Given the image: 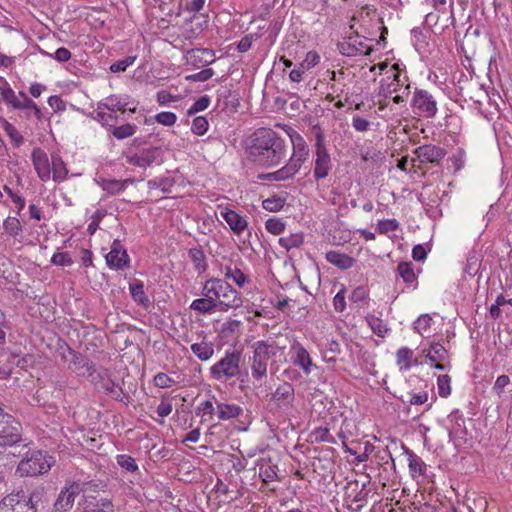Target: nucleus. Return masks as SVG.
I'll list each match as a JSON object with an SVG mask.
<instances>
[{"label": "nucleus", "instance_id": "obj_1", "mask_svg": "<svg viewBox=\"0 0 512 512\" xmlns=\"http://www.w3.org/2000/svg\"><path fill=\"white\" fill-rule=\"evenodd\" d=\"M248 156L257 165L276 166L286 157L285 141L272 129L259 128L250 137Z\"/></svg>", "mask_w": 512, "mask_h": 512}, {"label": "nucleus", "instance_id": "obj_2", "mask_svg": "<svg viewBox=\"0 0 512 512\" xmlns=\"http://www.w3.org/2000/svg\"><path fill=\"white\" fill-rule=\"evenodd\" d=\"M201 295L215 302V307L220 312L240 308L243 304L241 294L223 279L211 278L207 280L202 288Z\"/></svg>", "mask_w": 512, "mask_h": 512}, {"label": "nucleus", "instance_id": "obj_3", "mask_svg": "<svg viewBox=\"0 0 512 512\" xmlns=\"http://www.w3.org/2000/svg\"><path fill=\"white\" fill-rule=\"evenodd\" d=\"M291 142L293 144V154L289 162L278 171L267 174L265 176L266 179L275 181L286 180L293 177L300 170L309 155V149L299 134L291 136Z\"/></svg>", "mask_w": 512, "mask_h": 512}, {"label": "nucleus", "instance_id": "obj_4", "mask_svg": "<svg viewBox=\"0 0 512 512\" xmlns=\"http://www.w3.org/2000/svg\"><path fill=\"white\" fill-rule=\"evenodd\" d=\"M253 349L251 374L256 381H262L267 377L268 361L276 356L280 348L275 342L257 341Z\"/></svg>", "mask_w": 512, "mask_h": 512}, {"label": "nucleus", "instance_id": "obj_5", "mask_svg": "<svg viewBox=\"0 0 512 512\" xmlns=\"http://www.w3.org/2000/svg\"><path fill=\"white\" fill-rule=\"evenodd\" d=\"M241 352H226L225 356L210 367L211 378L225 382L240 374Z\"/></svg>", "mask_w": 512, "mask_h": 512}, {"label": "nucleus", "instance_id": "obj_6", "mask_svg": "<svg viewBox=\"0 0 512 512\" xmlns=\"http://www.w3.org/2000/svg\"><path fill=\"white\" fill-rule=\"evenodd\" d=\"M313 133L315 135L316 153L314 177L319 180L328 176L332 164L330 155L324 143V135L322 129L319 126H314Z\"/></svg>", "mask_w": 512, "mask_h": 512}, {"label": "nucleus", "instance_id": "obj_7", "mask_svg": "<svg viewBox=\"0 0 512 512\" xmlns=\"http://www.w3.org/2000/svg\"><path fill=\"white\" fill-rule=\"evenodd\" d=\"M21 424L0 408V447L12 446L21 440Z\"/></svg>", "mask_w": 512, "mask_h": 512}, {"label": "nucleus", "instance_id": "obj_8", "mask_svg": "<svg viewBox=\"0 0 512 512\" xmlns=\"http://www.w3.org/2000/svg\"><path fill=\"white\" fill-rule=\"evenodd\" d=\"M50 469V463L41 452L32 453L31 457L23 459L16 470L20 477L37 476L46 473Z\"/></svg>", "mask_w": 512, "mask_h": 512}, {"label": "nucleus", "instance_id": "obj_9", "mask_svg": "<svg viewBox=\"0 0 512 512\" xmlns=\"http://www.w3.org/2000/svg\"><path fill=\"white\" fill-rule=\"evenodd\" d=\"M369 492L366 483H360L359 480L349 481L344 488V501L348 508L355 504L354 510H360L366 504Z\"/></svg>", "mask_w": 512, "mask_h": 512}, {"label": "nucleus", "instance_id": "obj_10", "mask_svg": "<svg viewBox=\"0 0 512 512\" xmlns=\"http://www.w3.org/2000/svg\"><path fill=\"white\" fill-rule=\"evenodd\" d=\"M411 105L418 111L419 115H423L427 118H432L437 113V102L426 90L416 89Z\"/></svg>", "mask_w": 512, "mask_h": 512}, {"label": "nucleus", "instance_id": "obj_11", "mask_svg": "<svg viewBox=\"0 0 512 512\" xmlns=\"http://www.w3.org/2000/svg\"><path fill=\"white\" fill-rule=\"evenodd\" d=\"M162 158V150L158 147H149L137 153L125 156L126 162L132 166L146 168Z\"/></svg>", "mask_w": 512, "mask_h": 512}, {"label": "nucleus", "instance_id": "obj_12", "mask_svg": "<svg viewBox=\"0 0 512 512\" xmlns=\"http://www.w3.org/2000/svg\"><path fill=\"white\" fill-rule=\"evenodd\" d=\"M185 59L187 64L199 69L212 64L215 61V53L207 48L190 49L186 52Z\"/></svg>", "mask_w": 512, "mask_h": 512}, {"label": "nucleus", "instance_id": "obj_13", "mask_svg": "<svg viewBox=\"0 0 512 512\" xmlns=\"http://www.w3.org/2000/svg\"><path fill=\"white\" fill-rule=\"evenodd\" d=\"M81 492L78 482H72L61 490L54 507L56 511L66 512L73 507L76 496Z\"/></svg>", "mask_w": 512, "mask_h": 512}, {"label": "nucleus", "instance_id": "obj_14", "mask_svg": "<svg viewBox=\"0 0 512 512\" xmlns=\"http://www.w3.org/2000/svg\"><path fill=\"white\" fill-rule=\"evenodd\" d=\"M414 153L421 163H438L446 155V151L439 146L428 144L415 149Z\"/></svg>", "mask_w": 512, "mask_h": 512}, {"label": "nucleus", "instance_id": "obj_15", "mask_svg": "<svg viewBox=\"0 0 512 512\" xmlns=\"http://www.w3.org/2000/svg\"><path fill=\"white\" fill-rule=\"evenodd\" d=\"M341 54L347 57H354L357 55H370L372 49L368 47L362 40L358 38H349L348 41L338 44Z\"/></svg>", "mask_w": 512, "mask_h": 512}, {"label": "nucleus", "instance_id": "obj_16", "mask_svg": "<svg viewBox=\"0 0 512 512\" xmlns=\"http://www.w3.org/2000/svg\"><path fill=\"white\" fill-rule=\"evenodd\" d=\"M32 162L34 168L42 181H47L50 178L51 168L47 154L40 148H35L32 151Z\"/></svg>", "mask_w": 512, "mask_h": 512}, {"label": "nucleus", "instance_id": "obj_17", "mask_svg": "<svg viewBox=\"0 0 512 512\" xmlns=\"http://www.w3.org/2000/svg\"><path fill=\"white\" fill-rule=\"evenodd\" d=\"M293 400L294 388L288 382H284L279 385L271 397V401H273L275 406L278 408L290 405Z\"/></svg>", "mask_w": 512, "mask_h": 512}, {"label": "nucleus", "instance_id": "obj_18", "mask_svg": "<svg viewBox=\"0 0 512 512\" xmlns=\"http://www.w3.org/2000/svg\"><path fill=\"white\" fill-rule=\"evenodd\" d=\"M129 261L126 250L122 248L118 241L113 243L111 251L106 255L107 265L111 268L121 269Z\"/></svg>", "mask_w": 512, "mask_h": 512}, {"label": "nucleus", "instance_id": "obj_19", "mask_svg": "<svg viewBox=\"0 0 512 512\" xmlns=\"http://www.w3.org/2000/svg\"><path fill=\"white\" fill-rule=\"evenodd\" d=\"M82 505L86 512H114L112 501L107 498L96 500L93 495H87Z\"/></svg>", "mask_w": 512, "mask_h": 512}, {"label": "nucleus", "instance_id": "obj_20", "mask_svg": "<svg viewBox=\"0 0 512 512\" xmlns=\"http://www.w3.org/2000/svg\"><path fill=\"white\" fill-rule=\"evenodd\" d=\"M127 105L128 102L125 99L118 97L116 95H110L106 97L103 101L98 103L99 109H106L107 111L115 113L117 111L125 113L127 110L132 113L136 112V107L127 108Z\"/></svg>", "mask_w": 512, "mask_h": 512}, {"label": "nucleus", "instance_id": "obj_21", "mask_svg": "<svg viewBox=\"0 0 512 512\" xmlns=\"http://www.w3.org/2000/svg\"><path fill=\"white\" fill-rule=\"evenodd\" d=\"M221 216L227 222L230 229L237 235H240L248 226L246 219L234 210L225 208L221 211Z\"/></svg>", "mask_w": 512, "mask_h": 512}, {"label": "nucleus", "instance_id": "obj_22", "mask_svg": "<svg viewBox=\"0 0 512 512\" xmlns=\"http://www.w3.org/2000/svg\"><path fill=\"white\" fill-rule=\"evenodd\" d=\"M292 349L295 350L294 364L301 367L306 375H309L312 368L315 367L312 363L309 352L297 342L292 346Z\"/></svg>", "mask_w": 512, "mask_h": 512}, {"label": "nucleus", "instance_id": "obj_23", "mask_svg": "<svg viewBox=\"0 0 512 512\" xmlns=\"http://www.w3.org/2000/svg\"><path fill=\"white\" fill-rule=\"evenodd\" d=\"M191 351L200 361H208L214 355V344L203 338L201 342L191 345Z\"/></svg>", "mask_w": 512, "mask_h": 512}, {"label": "nucleus", "instance_id": "obj_24", "mask_svg": "<svg viewBox=\"0 0 512 512\" xmlns=\"http://www.w3.org/2000/svg\"><path fill=\"white\" fill-rule=\"evenodd\" d=\"M326 260L343 270L351 268L355 262L354 258L349 255L333 250L326 253Z\"/></svg>", "mask_w": 512, "mask_h": 512}, {"label": "nucleus", "instance_id": "obj_25", "mask_svg": "<svg viewBox=\"0 0 512 512\" xmlns=\"http://www.w3.org/2000/svg\"><path fill=\"white\" fill-rule=\"evenodd\" d=\"M12 495L15 498L13 502L14 512H36L32 497H28L23 490L12 493Z\"/></svg>", "mask_w": 512, "mask_h": 512}, {"label": "nucleus", "instance_id": "obj_26", "mask_svg": "<svg viewBox=\"0 0 512 512\" xmlns=\"http://www.w3.org/2000/svg\"><path fill=\"white\" fill-rule=\"evenodd\" d=\"M243 409L236 404H226V403H218L217 404V415L219 420H229L232 418H236L241 415Z\"/></svg>", "mask_w": 512, "mask_h": 512}, {"label": "nucleus", "instance_id": "obj_27", "mask_svg": "<svg viewBox=\"0 0 512 512\" xmlns=\"http://www.w3.org/2000/svg\"><path fill=\"white\" fill-rule=\"evenodd\" d=\"M132 179H125L123 181L116 179H103L100 185L104 191L110 194H118L123 191L129 183H132Z\"/></svg>", "mask_w": 512, "mask_h": 512}, {"label": "nucleus", "instance_id": "obj_28", "mask_svg": "<svg viewBox=\"0 0 512 512\" xmlns=\"http://www.w3.org/2000/svg\"><path fill=\"white\" fill-rule=\"evenodd\" d=\"M51 164H52V172H53V180L55 182L63 181L67 174L68 170L66 168L65 163L61 159V157L57 154H53L51 156Z\"/></svg>", "mask_w": 512, "mask_h": 512}, {"label": "nucleus", "instance_id": "obj_29", "mask_svg": "<svg viewBox=\"0 0 512 512\" xmlns=\"http://www.w3.org/2000/svg\"><path fill=\"white\" fill-rule=\"evenodd\" d=\"M408 454V461H409V470L410 474L413 478H416L420 475H423L426 469L425 463L422 461V459L417 456L412 451L407 450Z\"/></svg>", "mask_w": 512, "mask_h": 512}, {"label": "nucleus", "instance_id": "obj_30", "mask_svg": "<svg viewBox=\"0 0 512 512\" xmlns=\"http://www.w3.org/2000/svg\"><path fill=\"white\" fill-rule=\"evenodd\" d=\"M190 308L200 314H210L217 310L215 302L208 297L203 296L202 298L195 299Z\"/></svg>", "mask_w": 512, "mask_h": 512}, {"label": "nucleus", "instance_id": "obj_31", "mask_svg": "<svg viewBox=\"0 0 512 512\" xmlns=\"http://www.w3.org/2000/svg\"><path fill=\"white\" fill-rule=\"evenodd\" d=\"M106 109H99L97 105L95 119L105 127L112 129L118 122L119 116L115 112L105 111Z\"/></svg>", "mask_w": 512, "mask_h": 512}, {"label": "nucleus", "instance_id": "obj_32", "mask_svg": "<svg viewBox=\"0 0 512 512\" xmlns=\"http://www.w3.org/2000/svg\"><path fill=\"white\" fill-rule=\"evenodd\" d=\"M397 272L407 285L412 286L416 283L417 278L411 262H400L397 267Z\"/></svg>", "mask_w": 512, "mask_h": 512}, {"label": "nucleus", "instance_id": "obj_33", "mask_svg": "<svg viewBox=\"0 0 512 512\" xmlns=\"http://www.w3.org/2000/svg\"><path fill=\"white\" fill-rule=\"evenodd\" d=\"M188 256L194 264L195 269L202 273L207 268L206 257L201 248H191L188 251Z\"/></svg>", "mask_w": 512, "mask_h": 512}, {"label": "nucleus", "instance_id": "obj_34", "mask_svg": "<svg viewBox=\"0 0 512 512\" xmlns=\"http://www.w3.org/2000/svg\"><path fill=\"white\" fill-rule=\"evenodd\" d=\"M130 293H131V296L132 298L144 305V306H147L149 304V299L147 298L145 292H144V285L143 283L140 281V280H134L131 284H130Z\"/></svg>", "mask_w": 512, "mask_h": 512}, {"label": "nucleus", "instance_id": "obj_35", "mask_svg": "<svg viewBox=\"0 0 512 512\" xmlns=\"http://www.w3.org/2000/svg\"><path fill=\"white\" fill-rule=\"evenodd\" d=\"M427 357L431 362H442L447 359L448 352L442 344L433 343L428 349Z\"/></svg>", "mask_w": 512, "mask_h": 512}, {"label": "nucleus", "instance_id": "obj_36", "mask_svg": "<svg viewBox=\"0 0 512 512\" xmlns=\"http://www.w3.org/2000/svg\"><path fill=\"white\" fill-rule=\"evenodd\" d=\"M136 130H137V126L136 125H133V124H130V123H126V124L120 125V126H116L115 125L111 129V134L116 139L123 140V139H126L128 137L133 136L136 133Z\"/></svg>", "mask_w": 512, "mask_h": 512}, {"label": "nucleus", "instance_id": "obj_37", "mask_svg": "<svg viewBox=\"0 0 512 512\" xmlns=\"http://www.w3.org/2000/svg\"><path fill=\"white\" fill-rule=\"evenodd\" d=\"M303 243V235L301 233L291 234L287 237H281L279 244L287 251L292 248H298Z\"/></svg>", "mask_w": 512, "mask_h": 512}, {"label": "nucleus", "instance_id": "obj_38", "mask_svg": "<svg viewBox=\"0 0 512 512\" xmlns=\"http://www.w3.org/2000/svg\"><path fill=\"white\" fill-rule=\"evenodd\" d=\"M413 351L407 347L400 348L396 353L397 364L402 365L400 369L409 370L411 368V359Z\"/></svg>", "mask_w": 512, "mask_h": 512}, {"label": "nucleus", "instance_id": "obj_39", "mask_svg": "<svg viewBox=\"0 0 512 512\" xmlns=\"http://www.w3.org/2000/svg\"><path fill=\"white\" fill-rule=\"evenodd\" d=\"M225 277L232 279L239 287H243L247 281L246 275L239 268L225 267Z\"/></svg>", "mask_w": 512, "mask_h": 512}, {"label": "nucleus", "instance_id": "obj_40", "mask_svg": "<svg viewBox=\"0 0 512 512\" xmlns=\"http://www.w3.org/2000/svg\"><path fill=\"white\" fill-rule=\"evenodd\" d=\"M19 97L22 98V100H19V106H17L15 109H22L26 111H34L35 115L40 118L41 111L36 105L34 101L29 99L27 95L24 92H19Z\"/></svg>", "mask_w": 512, "mask_h": 512}, {"label": "nucleus", "instance_id": "obj_41", "mask_svg": "<svg viewBox=\"0 0 512 512\" xmlns=\"http://www.w3.org/2000/svg\"><path fill=\"white\" fill-rule=\"evenodd\" d=\"M369 327L372 331L380 337H384L388 331L387 325L384 321L376 316H370L367 318Z\"/></svg>", "mask_w": 512, "mask_h": 512}, {"label": "nucleus", "instance_id": "obj_42", "mask_svg": "<svg viewBox=\"0 0 512 512\" xmlns=\"http://www.w3.org/2000/svg\"><path fill=\"white\" fill-rule=\"evenodd\" d=\"M5 231L12 237H16L22 231L20 221L16 217H8L3 222Z\"/></svg>", "mask_w": 512, "mask_h": 512}, {"label": "nucleus", "instance_id": "obj_43", "mask_svg": "<svg viewBox=\"0 0 512 512\" xmlns=\"http://www.w3.org/2000/svg\"><path fill=\"white\" fill-rule=\"evenodd\" d=\"M117 464L124 470L134 473L138 470V465L133 457L121 454L116 457Z\"/></svg>", "mask_w": 512, "mask_h": 512}, {"label": "nucleus", "instance_id": "obj_44", "mask_svg": "<svg viewBox=\"0 0 512 512\" xmlns=\"http://www.w3.org/2000/svg\"><path fill=\"white\" fill-rule=\"evenodd\" d=\"M449 419L451 422H454V424L450 428V433L455 434L456 436H461L465 431L464 418L457 412H454L449 415Z\"/></svg>", "mask_w": 512, "mask_h": 512}, {"label": "nucleus", "instance_id": "obj_45", "mask_svg": "<svg viewBox=\"0 0 512 512\" xmlns=\"http://www.w3.org/2000/svg\"><path fill=\"white\" fill-rule=\"evenodd\" d=\"M78 485L81 487V492L83 493V498L85 499V496L92 495V492H97L100 490H104L106 485L102 482H96V481H88V482H82Z\"/></svg>", "mask_w": 512, "mask_h": 512}, {"label": "nucleus", "instance_id": "obj_46", "mask_svg": "<svg viewBox=\"0 0 512 512\" xmlns=\"http://www.w3.org/2000/svg\"><path fill=\"white\" fill-rule=\"evenodd\" d=\"M65 351L71 356L72 362L74 364H81L82 367H86V370L90 373L95 371L92 363L89 360L85 359L80 353H77L70 347H66Z\"/></svg>", "mask_w": 512, "mask_h": 512}, {"label": "nucleus", "instance_id": "obj_47", "mask_svg": "<svg viewBox=\"0 0 512 512\" xmlns=\"http://www.w3.org/2000/svg\"><path fill=\"white\" fill-rule=\"evenodd\" d=\"M208 127L209 123L206 117L198 116L193 119L191 131L198 136H202L207 132Z\"/></svg>", "mask_w": 512, "mask_h": 512}, {"label": "nucleus", "instance_id": "obj_48", "mask_svg": "<svg viewBox=\"0 0 512 512\" xmlns=\"http://www.w3.org/2000/svg\"><path fill=\"white\" fill-rule=\"evenodd\" d=\"M451 378L448 375H440L437 379L438 393L441 397L446 398L451 393Z\"/></svg>", "mask_w": 512, "mask_h": 512}, {"label": "nucleus", "instance_id": "obj_49", "mask_svg": "<svg viewBox=\"0 0 512 512\" xmlns=\"http://www.w3.org/2000/svg\"><path fill=\"white\" fill-rule=\"evenodd\" d=\"M262 206L267 211L277 212L283 208L284 199L277 197V196L267 198L263 201Z\"/></svg>", "mask_w": 512, "mask_h": 512}, {"label": "nucleus", "instance_id": "obj_50", "mask_svg": "<svg viewBox=\"0 0 512 512\" xmlns=\"http://www.w3.org/2000/svg\"><path fill=\"white\" fill-rule=\"evenodd\" d=\"M432 323V318L428 314H423L414 322V330L419 334L427 332Z\"/></svg>", "mask_w": 512, "mask_h": 512}, {"label": "nucleus", "instance_id": "obj_51", "mask_svg": "<svg viewBox=\"0 0 512 512\" xmlns=\"http://www.w3.org/2000/svg\"><path fill=\"white\" fill-rule=\"evenodd\" d=\"M135 60V56H127L123 59H120L110 66V71L113 73L123 72L127 69V67L132 65L135 62Z\"/></svg>", "mask_w": 512, "mask_h": 512}, {"label": "nucleus", "instance_id": "obj_52", "mask_svg": "<svg viewBox=\"0 0 512 512\" xmlns=\"http://www.w3.org/2000/svg\"><path fill=\"white\" fill-rule=\"evenodd\" d=\"M400 75L396 73L394 75V79L387 85H382L380 88V94L384 95L385 97L391 95L392 93H396L400 91Z\"/></svg>", "mask_w": 512, "mask_h": 512}, {"label": "nucleus", "instance_id": "obj_53", "mask_svg": "<svg viewBox=\"0 0 512 512\" xmlns=\"http://www.w3.org/2000/svg\"><path fill=\"white\" fill-rule=\"evenodd\" d=\"M155 121L159 124H162L164 126H172L177 121V116L173 112H161L155 115Z\"/></svg>", "mask_w": 512, "mask_h": 512}, {"label": "nucleus", "instance_id": "obj_54", "mask_svg": "<svg viewBox=\"0 0 512 512\" xmlns=\"http://www.w3.org/2000/svg\"><path fill=\"white\" fill-rule=\"evenodd\" d=\"M399 227V223L395 219L380 220L377 223V230L380 234H386L390 231H395Z\"/></svg>", "mask_w": 512, "mask_h": 512}, {"label": "nucleus", "instance_id": "obj_55", "mask_svg": "<svg viewBox=\"0 0 512 512\" xmlns=\"http://www.w3.org/2000/svg\"><path fill=\"white\" fill-rule=\"evenodd\" d=\"M210 104V98L207 95L201 96L197 99L194 104L188 109L187 114L193 115L197 112L203 111L208 108Z\"/></svg>", "mask_w": 512, "mask_h": 512}, {"label": "nucleus", "instance_id": "obj_56", "mask_svg": "<svg viewBox=\"0 0 512 512\" xmlns=\"http://www.w3.org/2000/svg\"><path fill=\"white\" fill-rule=\"evenodd\" d=\"M265 227L268 232H270L274 235H279V234L283 233V231L285 229V224L282 221H280L279 219L271 218L266 221Z\"/></svg>", "mask_w": 512, "mask_h": 512}, {"label": "nucleus", "instance_id": "obj_57", "mask_svg": "<svg viewBox=\"0 0 512 512\" xmlns=\"http://www.w3.org/2000/svg\"><path fill=\"white\" fill-rule=\"evenodd\" d=\"M214 410L215 409H214L212 401L206 400L197 406L195 412H196L197 416H201V417L209 416V418L211 419L213 416Z\"/></svg>", "mask_w": 512, "mask_h": 512}, {"label": "nucleus", "instance_id": "obj_58", "mask_svg": "<svg viewBox=\"0 0 512 512\" xmlns=\"http://www.w3.org/2000/svg\"><path fill=\"white\" fill-rule=\"evenodd\" d=\"M153 381L154 385L159 388H169L175 383V381L172 378H170L167 374L162 372L156 374L154 376Z\"/></svg>", "mask_w": 512, "mask_h": 512}, {"label": "nucleus", "instance_id": "obj_59", "mask_svg": "<svg viewBox=\"0 0 512 512\" xmlns=\"http://www.w3.org/2000/svg\"><path fill=\"white\" fill-rule=\"evenodd\" d=\"M320 61V56L315 51H309L306 54V57L304 61L302 62L301 66L306 68L307 70L313 68L316 66Z\"/></svg>", "mask_w": 512, "mask_h": 512}, {"label": "nucleus", "instance_id": "obj_60", "mask_svg": "<svg viewBox=\"0 0 512 512\" xmlns=\"http://www.w3.org/2000/svg\"><path fill=\"white\" fill-rule=\"evenodd\" d=\"M333 305L336 311L343 312L346 308L345 288H342L333 298Z\"/></svg>", "mask_w": 512, "mask_h": 512}, {"label": "nucleus", "instance_id": "obj_61", "mask_svg": "<svg viewBox=\"0 0 512 512\" xmlns=\"http://www.w3.org/2000/svg\"><path fill=\"white\" fill-rule=\"evenodd\" d=\"M51 262L58 266H70L72 264L71 258L67 253L63 252L55 253L51 258Z\"/></svg>", "mask_w": 512, "mask_h": 512}, {"label": "nucleus", "instance_id": "obj_62", "mask_svg": "<svg viewBox=\"0 0 512 512\" xmlns=\"http://www.w3.org/2000/svg\"><path fill=\"white\" fill-rule=\"evenodd\" d=\"M1 95L3 100L7 104L11 105L13 108L19 106V96H16L15 92L10 87L8 89H5V91H3Z\"/></svg>", "mask_w": 512, "mask_h": 512}, {"label": "nucleus", "instance_id": "obj_63", "mask_svg": "<svg viewBox=\"0 0 512 512\" xmlns=\"http://www.w3.org/2000/svg\"><path fill=\"white\" fill-rule=\"evenodd\" d=\"M510 383V378L507 375H500L493 386V391L500 396L504 392V388Z\"/></svg>", "mask_w": 512, "mask_h": 512}, {"label": "nucleus", "instance_id": "obj_64", "mask_svg": "<svg viewBox=\"0 0 512 512\" xmlns=\"http://www.w3.org/2000/svg\"><path fill=\"white\" fill-rule=\"evenodd\" d=\"M14 495L9 494L0 502V512H14Z\"/></svg>", "mask_w": 512, "mask_h": 512}]
</instances>
